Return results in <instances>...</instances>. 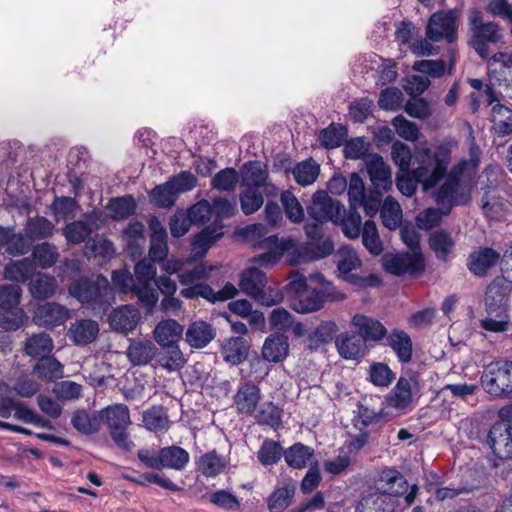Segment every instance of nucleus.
Segmentation results:
<instances>
[{
    "label": "nucleus",
    "instance_id": "obj_1",
    "mask_svg": "<svg viewBox=\"0 0 512 512\" xmlns=\"http://www.w3.org/2000/svg\"><path fill=\"white\" fill-rule=\"evenodd\" d=\"M68 293L95 313H104L114 302L113 288L106 277H82L73 281L68 287Z\"/></svg>",
    "mask_w": 512,
    "mask_h": 512
},
{
    "label": "nucleus",
    "instance_id": "obj_2",
    "mask_svg": "<svg viewBox=\"0 0 512 512\" xmlns=\"http://www.w3.org/2000/svg\"><path fill=\"white\" fill-rule=\"evenodd\" d=\"M466 166V162L455 165L443 178L444 182L433 192L434 202L442 207L445 214H450L454 207L471 201L472 186L463 175Z\"/></svg>",
    "mask_w": 512,
    "mask_h": 512
},
{
    "label": "nucleus",
    "instance_id": "obj_3",
    "mask_svg": "<svg viewBox=\"0 0 512 512\" xmlns=\"http://www.w3.org/2000/svg\"><path fill=\"white\" fill-rule=\"evenodd\" d=\"M450 159L449 150L443 147L438 148L434 153L426 148L416 155L417 167L412 171L423 192L434 189L448 174Z\"/></svg>",
    "mask_w": 512,
    "mask_h": 512
},
{
    "label": "nucleus",
    "instance_id": "obj_4",
    "mask_svg": "<svg viewBox=\"0 0 512 512\" xmlns=\"http://www.w3.org/2000/svg\"><path fill=\"white\" fill-rule=\"evenodd\" d=\"M468 24L470 28L469 46L480 58L487 59L490 55L489 45L503 40L500 26L492 21L485 22L482 12L478 10L469 11Z\"/></svg>",
    "mask_w": 512,
    "mask_h": 512
},
{
    "label": "nucleus",
    "instance_id": "obj_5",
    "mask_svg": "<svg viewBox=\"0 0 512 512\" xmlns=\"http://www.w3.org/2000/svg\"><path fill=\"white\" fill-rule=\"evenodd\" d=\"M244 236L253 243V247L265 250L258 256L251 259V262L260 267H272L277 264L284 253L285 247L279 242L276 235L267 236V229L264 224H252L244 229Z\"/></svg>",
    "mask_w": 512,
    "mask_h": 512
},
{
    "label": "nucleus",
    "instance_id": "obj_6",
    "mask_svg": "<svg viewBox=\"0 0 512 512\" xmlns=\"http://www.w3.org/2000/svg\"><path fill=\"white\" fill-rule=\"evenodd\" d=\"M335 263L339 272V277L351 285L363 289L368 287H376L381 284V280L375 274L360 276L354 271L360 269L362 262L356 251L341 247L334 255Z\"/></svg>",
    "mask_w": 512,
    "mask_h": 512
},
{
    "label": "nucleus",
    "instance_id": "obj_7",
    "mask_svg": "<svg viewBox=\"0 0 512 512\" xmlns=\"http://www.w3.org/2000/svg\"><path fill=\"white\" fill-rule=\"evenodd\" d=\"M481 385L490 395L503 396L512 393V362H492L481 375Z\"/></svg>",
    "mask_w": 512,
    "mask_h": 512
},
{
    "label": "nucleus",
    "instance_id": "obj_8",
    "mask_svg": "<svg viewBox=\"0 0 512 512\" xmlns=\"http://www.w3.org/2000/svg\"><path fill=\"white\" fill-rule=\"evenodd\" d=\"M459 13L457 10L438 11L431 15L426 27V36L433 42L445 39L453 43L457 38V21Z\"/></svg>",
    "mask_w": 512,
    "mask_h": 512
},
{
    "label": "nucleus",
    "instance_id": "obj_9",
    "mask_svg": "<svg viewBox=\"0 0 512 512\" xmlns=\"http://www.w3.org/2000/svg\"><path fill=\"white\" fill-rule=\"evenodd\" d=\"M308 215L317 222L343 220L344 207L339 201L333 200L325 190H317L307 207Z\"/></svg>",
    "mask_w": 512,
    "mask_h": 512
},
{
    "label": "nucleus",
    "instance_id": "obj_10",
    "mask_svg": "<svg viewBox=\"0 0 512 512\" xmlns=\"http://www.w3.org/2000/svg\"><path fill=\"white\" fill-rule=\"evenodd\" d=\"M104 224L101 211H92L85 214L84 219L67 223L63 228V235L68 243L80 244L87 241L93 231L99 230Z\"/></svg>",
    "mask_w": 512,
    "mask_h": 512
},
{
    "label": "nucleus",
    "instance_id": "obj_11",
    "mask_svg": "<svg viewBox=\"0 0 512 512\" xmlns=\"http://www.w3.org/2000/svg\"><path fill=\"white\" fill-rule=\"evenodd\" d=\"M269 174L266 165L259 161H250L241 169V184L246 189L256 190L262 188L267 196H275L277 187L268 181Z\"/></svg>",
    "mask_w": 512,
    "mask_h": 512
},
{
    "label": "nucleus",
    "instance_id": "obj_12",
    "mask_svg": "<svg viewBox=\"0 0 512 512\" xmlns=\"http://www.w3.org/2000/svg\"><path fill=\"white\" fill-rule=\"evenodd\" d=\"M486 443L498 458L511 459L512 422L502 420L493 424L487 434Z\"/></svg>",
    "mask_w": 512,
    "mask_h": 512
},
{
    "label": "nucleus",
    "instance_id": "obj_13",
    "mask_svg": "<svg viewBox=\"0 0 512 512\" xmlns=\"http://www.w3.org/2000/svg\"><path fill=\"white\" fill-rule=\"evenodd\" d=\"M71 317L70 310L57 302H45L38 305L33 313V322L45 328L63 325Z\"/></svg>",
    "mask_w": 512,
    "mask_h": 512
},
{
    "label": "nucleus",
    "instance_id": "obj_14",
    "mask_svg": "<svg viewBox=\"0 0 512 512\" xmlns=\"http://www.w3.org/2000/svg\"><path fill=\"white\" fill-rule=\"evenodd\" d=\"M384 268L387 272L402 276L406 273L414 274L424 269V260L421 253H402L384 257Z\"/></svg>",
    "mask_w": 512,
    "mask_h": 512
},
{
    "label": "nucleus",
    "instance_id": "obj_15",
    "mask_svg": "<svg viewBox=\"0 0 512 512\" xmlns=\"http://www.w3.org/2000/svg\"><path fill=\"white\" fill-rule=\"evenodd\" d=\"M500 261V253L490 247H478L466 260L467 269L476 277H486Z\"/></svg>",
    "mask_w": 512,
    "mask_h": 512
},
{
    "label": "nucleus",
    "instance_id": "obj_16",
    "mask_svg": "<svg viewBox=\"0 0 512 512\" xmlns=\"http://www.w3.org/2000/svg\"><path fill=\"white\" fill-rule=\"evenodd\" d=\"M237 294L236 287L227 282L221 290L214 291L208 284H195L185 286L180 291V295L185 299L204 298L212 303L218 301H226L233 298Z\"/></svg>",
    "mask_w": 512,
    "mask_h": 512
},
{
    "label": "nucleus",
    "instance_id": "obj_17",
    "mask_svg": "<svg viewBox=\"0 0 512 512\" xmlns=\"http://www.w3.org/2000/svg\"><path fill=\"white\" fill-rule=\"evenodd\" d=\"M365 165L373 189L388 191L392 187L391 169L379 154H371L365 160Z\"/></svg>",
    "mask_w": 512,
    "mask_h": 512
},
{
    "label": "nucleus",
    "instance_id": "obj_18",
    "mask_svg": "<svg viewBox=\"0 0 512 512\" xmlns=\"http://www.w3.org/2000/svg\"><path fill=\"white\" fill-rule=\"evenodd\" d=\"M140 319V312L134 306L122 305L109 314L108 323L112 330L128 334L135 330Z\"/></svg>",
    "mask_w": 512,
    "mask_h": 512
},
{
    "label": "nucleus",
    "instance_id": "obj_19",
    "mask_svg": "<svg viewBox=\"0 0 512 512\" xmlns=\"http://www.w3.org/2000/svg\"><path fill=\"white\" fill-rule=\"evenodd\" d=\"M512 290V285L504 283L500 278H495L487 287L485 294L486 311L489 314L506 311L508 295Z\"/></svg>",
    "mask_w": 512,
    "mask_h": 512
},
{
    "label": "nucleus",
    "instance_id": "obj_20",
    "mask_svg": "<svg viewBox=\"0 0 512 512\" xmlns=\"http://www.w3.org/2000/svg\"><path fill=\"white\" fill-rule=\"evenodd\" d=\"M99 334V324L92 319H78L70 324L67 337L77 346H86L94 342Z\"/></svg>",
    "mask_w": 512,
    "mask_h": 512
},
{
    "label": "nucleus",
    "instance_id": "obj_21",
    "mask_svg": "<svg viewBox=\"0 0 512 512\" xmlns=\"http://www.w3.org/2000/svg\"><path fill=\"white\" fill-rule=\"evenodd\" d=\"M216 337V328L202 320L193 321L185 331V341L193 349L205 348Z\"/></svg>",
    "mask_w": 512,
    "mask_h": 512
},
{
    "label": "nucleus",
    "instance_id": "obj_22",
    "mask_svg": "<svg viewBox=\"0 0 512 512\" xmlns=\"http://www.w3.org/2000/svg\"><path fill=\"white\" fill-rule=\"evenodd\" d=\"M184 327L175 319H163L157 323L152 335L159 346L178 345L182 338Z\"/></svg>",
    "mask_w": 512,
    "mask_h": 512
},
{
    "label": "nucleus",
    "instance_id": "obj_23",
    "mask_svg": "<svg viewBox=\"0 0 512 512\" xmlns=\"http://www.w3.org/2000/svg\"><path fill=\"white\" fill-rule=\"evenodd\" d=\"M353 326L357 329L358 335L366 341L379 342L387 336V329L378 320L363 314H356L352 319Z\"/></svg>",
    "mask_w": 512,
    "mask_h": 512
},
{
    "label": "nucleus",
    "instance_id": "obj_24",
    "mask_svg": "<svg viewBox=\"0 0 512 512\" xmlns=\"http://www.w3.org/2000/svg\"><path fill=\"white\" fill-rule=\"evenodd\" d=\"M126 355L133 366H145L157 356V346L147 339H134L130 342Z\"/></svg>",
    "mask_w": 512,
    "mask_h": 512
},
{
    "label": "nucleus",
    "instance_id": "obj_25",
    "mask_svg": "<svg viewBox=\"0 0 512 512\" xmlns=\"http://www.w3.org/2000/svg\"><path fill=\"white\" fill-rule=\"evenodd\" d=\"M408 489V483L404 476L395 469L382 470L377 481V490L380 493L393 497L403 495Z\"/></svg>",
    "mask_w": 512,
    "mask_h": 512
},
{
    "label": "nucleus",
    "instance_id": "obj_26",
    "mask_svg": "<svg viewBox=\"0 0 512 512\" xmlns=\"http://www.w3.org/2000/svg\"><path fill=\"white\" fill-rule=\"evenodd\" d=\"M336 348L345 359H358L364 356L366 344L364 340L354 333H341L335 340Z\"/></svg>",
    "mask_w": 512,
    "mask_h": 512
},
{
    "label": "nucleus",
    "instance_id": "obj_27",
    "mask_svg": "<svg viewBox=\"0 0 512 512\" xmlns=\"http://www.w3.org/2000/svg\"><path fill=\"white\" fill-rule=\"evenodd\" d=\"M157 347L156 363L167 372H175L181 370L186 359L179 345H169Z\"/></svg>",
    "mask_w": 512,
    "mask_h": 512
},
{
    "label": "nucleus",
    "instance_id": "obj_28",
    "mask_svg": "<svg viewBox=\"0 0 512 512\" xmlns=\"http://www.w3.org/2000/svg\"><path fill=\"white\" fill-rule=\"evenodd\" d=\"M260 397L259 387L252 382H246L239 387L234 402L240 413L250 415L255 411Z\"/></svg>",
    "mask_w": 512,
    "mask_h": 512
},
{
    "label": "nucleus",
    "instance_id": "obj_29",
    "mask_svg": "<svg viewBox=\"0 0 512 512\" xmlns=\"http://www.w3.org/2000/svg\"><path fill=\"white\" fill-rule=\"evenodd\" d=\"M289 343L287 336L283 334L269 335L262 347V356L269 362H280L288 355Z\"/></svg>",
    "mask_w": 512,
    "mask_h": 512
},
{
    "label": "nucleus",
    "instance_id": "obj_30",
    "mask_svg": "<svg viewBox=\"0 0 512 512\" xmlns=\"http://www.w3.org/2000/svg\"><path fill=\"white\" fill-rule=\"evenodd\" d=\"M428 244L436 258L446 262L455 248V240L450 232L444 229L436 230L429 235Z\"/></svg>",
    "mask_w": 512,
    "mask_h": 512
},
{
    "label": "nucleus",
    "instance_id": "obj_31",
    "mask_svg": "<svg viewBox=\"0 0 512 512\" xmlns=\"http://www.w3.org/2000/svg\"><path fill=\"white\" fill-rule=\"evenodd\" d=\"M387 345L394 351L402 363L412 359L413 346L411 337L403 330L395 329L386 336Z\"/></svg>",
    "mask_w": 512,
    "mask_h": 512
},
{
    "label": "nucleus",
    "instance_id": "obj_32",
    "mask_svg": "<svg viewBox=\"0 0 512 512\" xmlns=\"http://www.w3.org/2000/svg\"><path fill=\"white\" fill-rule=\"evenodd\" d=\"M100 419L107 425L109 432L128 428L131 424L129 409L124 404L111 405L101 410Z\"/></svg>",
    "mask_w": 512,
    "mask_h": 512
},
{
    "label": "nucleus",
    "instance_id": "obj_33",
    "mask_svg": "<svg viewBox=\"0 0 512 512\" xmlns=\"http://www.w3.org/2000/svg\"><path fill=\"white\" fill-rule=\"evenodd\" d=\"M287 465L294 469H303L316 463L314 450L302 443H295L283 452Z\"/></svg>",
    "mask_w": 512,
    "mask_h": 512
},
{
    "label": "nucleus",
    "instance_id": "obj_34",
    "mask_svg": "<svg viewBox=\"0 0 512 512\" xmlns=\"http://www.w3.org/2000/svg\"><path fill=\"white\" fill-rule=\"evenodd\" d=\"M389 406L404 410L412 403V380L400 377L387 396Z\"/></svg>",
    "mask_w": 512,
    "mask_h": 512
},
{
    "label": "nucleus",
    "instance_id": "obj_35",
    "mask_svg": "<svg viewBox=\"0 0 512 512\" xmlns=\"http://www.w3.org/2000/svg\"><path fill=\"white\" fill-rule=\"evenodd\" d=\"M54 348L51 336L45 332L31 335L24 342V352L32 358H42L49 355Z\"/></svg>",
    "mask_w": 512,
    "mask_h": 512
},
{
    "label": "nucleus",
    "instance_id": "obj_36",
    "mask_svg": "<svg viewBox=\"0 0 512 512\" xmlns=\"http://www.w3.org/2000/svg\"><path fill=\"white\" fill-rule=\"evenodd\" d=\"M248 351L247 340L242 337H232L222 345L221 354L226 362L237 365L247 358Z\"/></svg>",
    "mask_w": 512,
    "mask_h": 512
},
{
    "label": "nucleus",
    "instance_id": "obj_37",
    "mask_svg": "<svg viewBox=\"0 0 512 512\" xmlns=\"http://www.w3.org/2000/svg\"><path fill=\"white\" fill-rule=\"evenodd\" d=\"M492 128L499 136L512 133V109L501 103H496L491 109Z\"/></svg>",
    "mask_w": 512,
    "mask_h": 512
},
{
    "label": "nucleus",
    "instance_id": "obj_38",
    "mask_svg": "<svg viewBox=\"0 0 512 512\" xmlns=\"http://www.w3.org/2000/svg\"><path fill=\"white\" fill-rule=\"evenodd\" d=\"M34 374L41 380L52 382L63 376V365L54 357L40 358L33 367Z\"/></svg>",
    "mask_w": 512,
    "mask_h": 512
},
{
    "label": "nucleus",
    "instance_id": "obj_39",
    "mask_svg": "<svg viewBox=\"0 0 512 512\" xmlns=\"http://www.w3.org/2000/svg\"><path fill=\"white\" fill-rule=\"evenodd\" d=\"M57 287L55 277L43 273H38L29 283L31 295L38 300H44L54 296Z\"/></svg>",
    "mask_w": 512,
    "mask_h": 512
},
{
    "label": "nucleus",
    "instance_id": "obj_40",
    "mask_svg": "<svg viewBox=\"0 0 512 512\" xmlns=\"http://www.w3.org/2000/svg\"><path fill=\"white\" fill-rule=\"evenodd\" d=\"M35 270V264L29 258L12 261L5 266L4 276L7 280L24 283L29 280Z\"/></svg>",
    "mask_w": 512,
    "mask_h": 512
},
{
    "label": "nucleus",
    "instance_id": "obj_41",
    "mask_svg": "<svg viewBox=\"0 0 512 512\" xmlns=\"http://www.w3.org/2000/svg\"><path fill=\"white\" fill-rule=\"evenodd\" d=\"M290 307L303 314L318 311L323 307V295L318 290L305 291L292 299Z\"/></svg>",
    "mask_w": 512,
    "mask_h": 512
},
{
    "label": "nucleus",
    "instance_id": "obj_42",
    "mask_svg": "<svg viewBox=\"0 0 512 512\" xmlns=\"http://www.w3.org/2000/svg\"><path fill=\"white\" fill-rule=\"evenodd\" d=\"M189 462L188 452L178 446L164 447L160 450V469L182 470Z\"/></svg>",
    "mask_w": 512,
    "mask_h": 512
},
{
    "label": "nucleus",
    "instance_id": "obj_43",
    "mask_svg": "<svg viewBox=\"0 0 512 512\" xmlns=\"http://www.w3.org/2000/svg\"><path fill=\"white\" fill-rule=\"evenodd\" d=\"M55 225L43 216L29 218L25 225V234L30 240L50 238L55 232Z\"/></svg>",
    "mask_w": 512,
    "mask_h": 512
},
{
    "label": "nucleus",
    "instance_id": "obj_44",
    "mask_svg": "<svg viewBox=\"0 0 512 512\" xmlns=\"http://www.w3.org/2000/svg\"><path fill=\"white\" fill-rule=\"evenodd\" d=\"M292 174L295 181L305 187L313 184L320 174V165L312 158L297 163Z\"/></svg>",
    "mask_w": 512,
    "mask_h": 512
},
{
    "label": "nucleus",
    "instance_id": "obj_45",
    "mask_svg": "<svg viewBox=\"0 0 512 512\" xmlns=\"http://www.w3.org/2000/svg\"><path fill=\"white\" fill-rule=\"evenodd\" d=\"M131 294L137 297L147 312H152L159 300V293L154 281H136Z\"/></svg>",
    "mask_w": 512,
    "mask_h": 512
},
{
    "label": "nucleus",
    "instance_id": "obj_46",
    "mask_svg": "<svg viewBox=\"0 0 512 512\" xmlns=\"http://www.w3.org/2000/svg\"><path fill=\"white\" fill-rule=\"evenodd\" d=\"M167 232L163 227H154L150 237L149 258L153 262H161L167 258Z\"/></svg>",
    "mask_w": 512,
    "mask_h": 512
},
{
    "label": "nucleus",
    "instance_id": "obj_47",
    "mask_svg": "<svg viewBox=\"0 0 512 512\" xmlns=\"http://www.w3.org/2000/svg\"><path fill=\"white\" fill-rule=\"evenodd\" d=\"M380 216L386 228L395 230L400 226L402 221V209L400 204L393 197L388 196L381 206Z\"/></svg>",
    "mask_w": 512,
    "mask_h": 512
},
{
    "label": "nucleus",
    "instance_id": "obj_48",
    "mask_svg": "<svg viewBox=\"0 0 512 512\" xmlns=\"http://www.w3.org/2000/svg\"><path fill=\"white\" fill-rule=\"evenodd\" d=\"M265 286L266 276L257 267H250L242 273L240 288L245 294L252 296Z\"/></svg>",
    "mask_w": 512,
    "mask_h": 512
},
{
    "label": "nucleus",
    "instance_id": "obj_49",
    "mask_svg": "<svg viewBox=\"0 0 512 512\" xmlns=\"http://www.w3.org/2000/svg\"><path fill=\"white\" fill-rule=\"evenodd\" d=\"M280 201L283 206L286 217L295 224L304 220V208L297 197L289 190L281 193Z\"/></svg>",
    "mask_w": 512,
    "mask_h": 512
},
{
    "label": "nucleus",
    "instance_id": "obj_50",
    "mask_svg": "<svg viewBox=\"0 0 512 512\" xmlns=\"http://www.w3.org/2000/svg\"><path fill=\"white\" fill-rule=\"evenodd\" d=\"M35 264L42 269L52 267L59 258L57 247L49 242H43L34 247L32 252Z\"/></svg>",
    "mask_w": 512,
    "mask_h": 512
},
{
    "label": "nucleus",
    "instance_id": "obj_51",
    "mask_svg": "<svg viewBox=\"0 0 512 512\" xmlns=\"http://www.w3.org/2000/svg\"><path fill=\"white\" fill-rule=\"evenodd\" d=\"M145 427L153 432L168 429L169 418L162 406H152L143 413Z\"/></svg>",
    "mask_w": 512,
    "mask_h": 512
},
{
    "label": "nucleus",
    "instance_id": "obj_52",
    "mask_svg": "<svg viewBox=\"0 0 512 512\" xmlns=\"http://www.w3.org/2000/svg\"><path fill=\"white\" fill-rule=\"evenodd\" d=\"M107 208L113 219L122 220L135 213L136 203L132 196L118 197L112 199Z\"/></svg>",
    "mask_w": 512,
    "mask_h": 512
},
{
    "label": "nucleus",
    "instance_id": "obj_53",
    "mask_svg": "<svg viewBox=\"0 0 512 512\" xmlns=\"http://www.w3.org/2000/svg\"><path fill=\"white\" fill-rule=\"evenodd\" d=\"M294 494V485H285L276 489L268 499L269 510L271 512H283L290 505Z\"/></svg>",
    "mask_w": 512,
    "mask_h": 512
},
{
    "label": "nucleus",
    "instance_id": "obj_54",
    "mask_svg": "<svg viewBox=\"0 0 512 512\" xmlns=\"http://www.w3.org/2000/svg\"><path fill=\"white\" fill-rule=\"evenodd\" d=\"M362 243L372 255H380L383 251V243L379 237L376 224L372 220H367L364 223Z\"/></svg>",
    "mask_w": 512,
    "mask_h": 512
},
{
    "label": "nucleus",
    "instance_id": "obj_55",
    "mask_svg": "<svg viewBox=\"0 0 512 512\" xmlns=\"http://www.w3.org/2000/svg\"><path fill=\"white\" fill-rule=\"evenodd\" d=\"M72 426L82 434L91 435L99 431L100 421L91 417L85 410H77L71 419Z\"/></svg>",
    "mask_w": 512,
    "mask_h": 512
},
{
    "label": "nucleus",
    "instance_id": "obj_56",
    "mask_svg": "<svg viewBox=\"0 0 512 512\" xmlns=\"http://www.w3.org/2000/svg\"><path fill=\"white\" fill-rule=\"evenodd\" d=\"M197 467L205 476L214 477L224 469L225 461L215 452H208L199 458Z\"/></svg>",
    "mask_w": 512,
    "mask_h": 512
},
{
    "label": "nucleus",
    "instance_id": "obj_57",
    "mask_svg": "<svg viewBox=\"0 0 512 512\" xmlns=\"http://www.w3.org/2000/svg\"><path fill=\"white\" fill-rule=\"evenodd\" d=\"M346 136L347 129L344 126L331 124L320 132L319 141L322 146L331 149L339 147Z\"/></svg>",
    "mask_w": 512,
    "mask_h": 512
},
{
    "label": "nucleus",
    "instance_id": "obj_58",
    "mask_svg": "<svg viewBox=\"0 0 512 512\" xmlns=\"http://www.w3.org/2000/svg\"><path fill=\"white\" fill-rule=\"evenodd\" d=\"M239 182L238 172L234 168L220 170L211 181V186L219 191L231 192Z\"/></svg>",
    "mask_w": 512,
    "mask_h": 512
},
{
    "label": "nucleus",
    "instance_id": "obj_59",
    "mask_svg": "<svg viewBox=\"0 0 512 512\" xmlns=\"http://www.w3.org/2000/svg\"><path fill=\"white\" fill-rule=\"evenodd\" d=\"M212 269V266L199 264L191 270H184L178 275L179 283L182 286L205 284L203 281L208 279Z\"/></svg>",
    "mask_w": 512,
    "mask_h": 512
},
{
    "label": "nucleus",
    "instance_id": "obj_60",
    "mask_svg": "<svg viewBox=\"0 0 512 512\" xmlns=\"http://www.w3.org/2000/svg\"><path fill=\"white\" fill-rule=\"evenodd\" d=\"M282 447L279 443L266 439L262 443L257 457L260 463L264 466L274 465L277 463L282 456Z\"/></svg>",
    "mask_w": 512,
    "mask_h": 512
},
{
    "label": "nucleus",
    "instance_id": "obj_61",
    "mask_svg": "<svg viewBox=\"0 0 512 512\" xmlns=\"http://www.w3.org/2000/svg\"><path fill=\"white\" fill-rule=\"evenodd\" d=\"M395 379V374L387 364L376 362L369 368V380L375 386L388 387Z\"/></svg>",
    "mask_w": 512,
    "mask_h": 512
},
{
    "label": "nucleus",
    "instance_id": "obj_62",
    "mask_svg": "<svg viewBox=\"0 0 512 512\" xmlns=\"http://www.w3.org/2000/svg\"><path fill=\"white\" fill-rule=\"evenodd\" d=\"M78 209V203L71 197H56L51 205V210L57 221L74 218Z\"/></svg>",
    "mask_w": 512,
    "mask_h": 512
},
{
    "label": "nucleus",
    "instance_id": "obj_63",
    "mask_svg": "<svg viewBox=\"0 0 512 512\" xmlns=\"http://www.w3.org/2000/svg\"><path fill=\"white\" fill-rule=\"evenodd\" d=\"M347 189L350 208L357 210L361 207V201H363V197L366 195L365 184L357 173L350 175Z\"/></svg>",
    "mask_w": 512,
    "mask_h": 512
},
{
    "label": "nucleus",
    "instance_id": "obj_64",
    "mask_svg": "<svg viewBox=\"0 0 512 512\" xmlns=\"http://www.w3.org/2000/svg\"><path fill=\"white\" fill-rule=\"evenodd\" d=\"M255 418L259 424L275 428L281 423V410L273 403L266 402L260 406Z\"/></svg>",
    "mask_w": 512,
    "mask_h": 512
}]
</instances>
